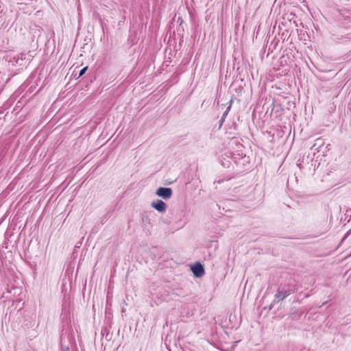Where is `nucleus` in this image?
<instances>
[{
    "label": "nucleus",
    "instance_id": "f257e3e1",
    "mask_svg": "<svg viewBox=\"0 0 351 351\" xmlns=\"http://www.w3.org/2000/svg\"><path fill=\"white\" fill-rule=\"evenodd\" d=\"M293 291L291 289H285L284 288H278L277 290L276 293L274 295V303H278L280 301L284 300L286 298L288 295H289L291 293H293Z\"/></svg>",
    "mask_w": 351,
    "mask_h": 351
},
{
    "label": "nucleus",
    "instance_id": "f03ea898",
    "mask_svg": "<svg viewBox=\"0 0 351 351\" xmlns=\"http://www.w3.org/2000/svg\"><path fill=\"white\" fill-rule=\"evenodd\" d=\"M172 189L168 187H160L157 189L156 194L165 199H169L172 196Z\"/></svg>",
    "mask_w": 351,
    "mask_h": 351
},
{
    "label": "nucleus",
    "instance_id": "7ed1b4c3",
    "mask_svg": "<svg viewBox=\"0 0 351 351\" xmlns=\"http://www.w3.org/2000/svg\"><path fill=\"white\" fill-rule=\"evenodd\" d=\"M191 271L195 277L199 278L204 274V268L200 263H196L191 267Z\"/></svg>",
    "mask_w": 351,
    "mask_h": 351
},
{
    "label": "nucleus",
    "instance_id": "20e7f679",
    "mask_svg": "<svg viewBox=\"0 0 351 351\" xmlns=\"http://www.w3.org/2000/svg\"><path fill=\"white\" fill-rule=\"evenodd\" d=\"M151 206L160 213H164L167 209V204L161 199L152 202Z\"/></svg>",
    "mask_w": 351,
    "mask_h": 351
},
{
    "label": "nucleus",
    "instance_id": "39448f33",
    "mask_svg": "<svg viewBox=\"0 0 351 351\" xmlns=\"http://www.w3.org/2000/svg\"><path fill=\"white\" fill-rule=\"evenodd\" d=\"M230 104L229 106L227 108L226 110L224 112V113L223 114V115H222V117H221V120H220V121H221V124H222V123L225 121L226 117L227 116V114H228V113L229 110H230V108H231V107H232V100H230Z\"/></svg>",
    "mask_w": 351,
    "mask_h": 351
},
{
    "label": "nucleus",
    "instance_id": "423d86ee",
    "mask_svg": "<svg viewBox=\"0 0 351 351\" xmlns=\"http://www.w3.org/2000/svg\"><path fill=\"white\" fill-rule=\"evenodd\" d=\"M87 68H88L87 66H85L83 69H82L79 73L77 77L82 76L85 73L86 71L87 70Z\"/></svg>",
    "mask_w": 351,
    "mask_h": 351
},
{
    "label": "nucleus",
    "instance_id": "0eeeda50",
    "mask_svg": "<svg viewBox=\"0 0 351 351\" xmlns=\"http://www.w3.org/2000/svg\"><path fill=\"white\" fill-rule=\"evenodd\" d=\"M63 351H70L69 348L66 347L65 348H64Z\"/></svg>",
    "mask_w": 351,
    "mask_h": 351
},
{
    "label": "nucleus",
    "instance_id": "6e6552de",
    "mask_svg": "<svg viewBox=\"0 0 351 351\" xmlns=\"http://www.w3.org/2000/svg\"><path fill=\"white\" fill-rule=\"evenodd\" d=\"M272 307H273V304H271L270 305L269 309H271V308H272Z\"/></svg>",
    "mask_w": 351,
    "mask_h": 351
}]
</instances>
